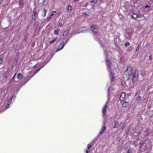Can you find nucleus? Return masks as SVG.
<instances>
[{
    "mask_svg": "<svg viewBox=\"0 0 153 153\" xmlns=\"http://www.w3.org/2000/svg\"><path fill=\"white\" fill-rule=\"evenodd\" d=\"M126 76V80H128L130 78L132 77V81L133 83L136 82L138 78V71L137 69H136L134 72L131 67L129 66L124 73Z\"/></svg>",
    "mask_w": 153,
    "mask_h": 153,
    "instance_id": "f257e3e1",
    "label": "nucleus"
},
{
    "mask_svg": "<svg viewBox=\"0 0 153 153\" xmlns=\"http://www.w3.org/2000/svg\"><path fill=\"white\" fill-rule=\"evenodd\" d=\"M107 120H106L105 119H104L102 126L99 132L100 135H102L105 132V129H106L105 123H107Z\"/></svg>",
    "mask_w": 153,
    "mask_h": 153,
    "instance_id": "f03ea898",
    "label": "nucleus"
},
{
    "mask_svg": "<svg viewBox=\"0 0 153 153\" xmlns=\"http://www.w3.org/2000/svg\"><path fill=\"white\" fill-rule=\"evenodd\" d=\"M108 107V105H105L102 108V116L103 118H104V119H105L106 120H107V119L105 117V116L106 115V109Z\"/></svg>",
    "mask_w": 153,
    "mask_h": 153,
    "instance_id": "7ed1b4c3",
    "label": "nucleus"
},
{
    "mask_svg": "<svg viewBox=\"0 0 153 153\" xmlns=\"http://www.w3.org/2000/svg\"><path fill=\"white\" fill-rule=\"evenodd\" d=\"M91 29L93 33L96 34H98V27L97 26L95 25L92 26Z\"/></svg>",
    "mask_w": 153,
    "mask_h": 153,
    "instance_id": "20e7f679",
    "label": "nucleus"
},
{
    "mask_svg": "<svg viewBox=\"0 0 153 153\" xmlns=\"http://www.w3.org/2000/svg\"><path fill=\"white\" fill-rule=\"evenodd\" d=\"M65 45V44H64V41H63L60 43V45L58 47L56 51H59L62 49L64 47Z\"/></svg>",
    "mask_w": 153,
    "mask_h": 153,
    "instance_id": "39448f33",
    "label": "nucleus"
},
{
    "mask_svg": "<svg viewBox=\"0 0 153 153\" xmlns=\"http://www.w3.org/2000/svg\"><path fill=\"white\" fill-rule=\"evenodd\" d=\"M126 97V94L125 92H123L120 95V100L121 102L124 101Z\"/></svg>",
    "mask_w": 153,
    "mask_h": 153,
    "instance_id": "423d86ee",
    "label": "nucleus"
},
{
    "mask_svg": "<svg viewBox=\"0 0 153 153\" xmlns=\"http://www.w3.org/2000/svg\"><path fill=\"white\" fill-rule=\"evenodd\" d=\"M106 65L108 71L111 70L110 68L111 66V63L109 60H107Z\"/></svg>",
    "mask_w": 153,
    "mask_h": 153,
    "instance_id": "0eeeda50",
    "label": "nucleus"
},
{
    "mask_svg": "<svg viewBox=\"0 0 153 153\" xmlns=\"http://www.w3.org/2000/svg\"><path fill=\"white\" fill-rule=\"evenodd\" d=\"M37 16H38V13L36 11H34L32 16V20L35 21V19Z\"/></svg>",
    "mask_w": 153,
    "mask_h": 153,
    "instance_id": "6e6552de",
    "label": "nucleus"
},
{
    "mask_svg": "<svg viewBox=\"0 0 153 153\" xmlns=\"http://www.w3.org/2000/svg\"><path fill=\"white\" fill-rule=\"evenodd\" d=\"M108 71L109 72V75L110 78L111 80V81L113 80L114 79V75H113V73L112 72L111 70L109 71Z\"/></svg>",
    "mask_w": 153,
    "mask_h": 153,
    "instance_id": "1a4fd4ad",
    "label": "nucleus"
},
{
    "mask_svg": "<svg viewBox=\"0 0 153 153\" xmlns=\"http://www.w3.org/2000/svg\"><path fill=\"white\" fill-rule=\"evenodd\" d=\"M129 105V102H128L125 101L123 104V106L124 107H127Z\"/></svg>",
    "mask_w": 153,
    "mask_h": 153,
    "instance_id": "9d476101",
    "label": "nucleus"
},
{
    "mask_svg": "<svg viewBox=\"0 0 153 153\" xmlns=\"http://www.w3.org/2000/svg\"><path fill=\"white\" fill-rule=\"evenodd\" d=\"M68 8L67 11L68 12H69L71 10V6L70 4H69L67 6Z\"/></svg>",
    "mask_w": 153,
    "mask_h": 153,
    "instance_id": "9b49d317",
    "label": "nucleus"
},
{
    "mask_svg": "<svg viewBox=\"0 0 153 153\" xmlns=\"http://www.w3.org/2000/svg\"><path fill=\"white\" fill-rule=\"evenodd\" d=\"M132 17L135 20H136L137 18L138 17L137 14H133L132 16Z\"/></svg>",
    "mask_w": 153,
    "mask_h": 153,
    "instance_id": "f8f14e48",
    "label": "nucleus"
},
{
    "mask_svg": "<svg viewBox=\"0 0 153 153\" xmlns=\"http://www.w3.org/2000/svg\"><path fill=\"white\" fill-rule=\"evenodd\" d=\"M118 126V123L117 121H115L114 122V128H117Z\"/></svg>",
    "mask_w": 153,
    "mask_h": 153,
    "instance_id": "ddd939ff",
    "label": "nucleus"
},
{
    "mask_svg": "<svg viewBox=\"0 0 153 153\" xmlns=\"http://www.w3.org/2000/svg\"><path fill=\"white\" fill-rule=\"evenodd\" d=\"M17 77L18 79H21L22 78V75L21 74L19 73L17 76Z\"/></svg>",
    "mask_w": 153,
    "mask_h": 153,
    "instance_id": "4468645a",
    "label": "nucleus"
},
{
    "mask_svg": "<svg viewBox=\"0 0 153 153\" xmlns=\"http://www.w3.org/2000/svg\"><path fill=\"white\" fill-rule=\"evenodd\" d=\"M69 30H67L64 32L63 35L66 36L69 33Z\"/></svg>",
    "mask_w": 153,
    "mask_h": 153,
    "instance_id": "2eb2a0df",
    "label": "nucleus"
},
{
    "mask_svg": "<svg viewBox=\"0 0 153 153\" xmlns=\"http://www.w3.org/2000/svg\"><path fill=\"white\" fill-rule=\"evenodd\" d=\"M19 3L20 5H21L22 4V7L24 6L23 1L22 0H20L19 1Z\"/></svg>",
    "mask_w": 153,
    "mask_h": 153,
    "instance_id": "dca6fc26",
    "label": "nucleus"
},
{
    "mask_svg": "<svg viewBox=\"0 0 153 153\" xmlns=\"http://www.w3.org/2000/svg\"><path fill=\"white\" fill-rule=\"evenodd\" d=\"M59 30H54V33L55 34L58 35L59 34Z\"/></svg>",
    "mask_w": 153,
    "mask_h": 153,
    "instance_id": "f3484780",
    "label": "nucleus"
},
{
    "mask_svg": "<svg viewBox=\"0 0 153 153\" xmlns=\"http://www.w3.org/2000/svg\"><path fill=\"white\" fill-rule=\"evenodd\" d=\"M56 38H55L54 39L51 41L50 42H49V44L50 45H51L54 42H55V41H56Z\"/></svg>",
    "mask_w": 153,
    "mask_h": 153,
    "instance_id": "a211bd4d",
    "label": "nucleus"
},
{
    "mask_svg": "<svg viewBox=\"0 0 153 153\" xmlns=\"http://www.w3.org/2000/svg\"><path fill=\"white\" fill-rule=\"evenodd\" d=\"M124 45L125 46H128L130 45L129 42L128 41H127L126 43H125Z\"/></svg>",
    "mask_w": 153,
    "mask_h": 153,
    "instance_id": "6ab92c4d",
    "label": "nucleus"
},
{
    "mask_svg": "<svg viewBox=\"0 0 153 153\" xmlns=\"http://www.w3.org/2000/svg\"><path fill=\"white\" fill-rule=\"evenodd\" d=\"M47 11V10L45 9L44 8V9L43 10V12H44V16H46V13Z\"/></svg>",
    "mask_w": 153,
    "mask_h": 153,
    "instance_id": "aec40b11",
    "label": "nucleus"
},
{
    "mask_svg": "<svg viewBox=\"0 0 153 153\" xmlns=\"http://www.w3.org/2000/svg\"><path fill=\"white\" fill-rule=\"evenodd\" d=\"M141 97H140V96H139L137 98V101H138V102L141 100Z\"/></svg>",
    "mask_w": 153,
    "mask_h": 153,
    "instance_id": "412c9836",
    "label": "nucleus"
},
{
    "mask_svg": "<svg viewBox=\"0 0 153 153\" xmlns=\"http://www.w3.org/2000/svg\"><path fill=\"white\" fill-rule=\"evenodd\" d=\"M103 48L104 50V52H105V54L106 55H107L108 54V53L105 51V49H106V47L105 46H103Z\"/></svg>",
    "mask_w": 153,
    "mask_h": 153,
    "instance_id": "4be33fe9",
    "label": "nucleus"
},
{
    "mask_svg": "<svg viewBox=\"0 0 153 153\" xmlns=\"http://www.w3.org/2000/svg\"><path fill=\"white\" fill-rule=\"evenodd\" d=\"M32 73V72H29L27 74V76H30V77H32L31 76L33 75V74H31Z\"/></svg>",
    "mask_w": 153,
    "mask_h": 153,
    "instance_id": "5701e85b",
    "label": "nucleus"
},
{
    "mask_svg": "<svg viewBox=\"0 0 153 153\" xmlns=\"http://www.w3.org/2000/svg\"><path fill=\"white\" fill-rule=\"evenodd\" d=\"M16 97V96L15 95H13L12 97H11V98H10V100L11 101H12V100L13 99H15V98Z\"/></svg>",
    "mask_w": 153,
    "mask_h": 153,
    "instance_id": "b1692460",
    "label": "nucleus"
},
{
    "mask_svg": "<svg viewBox=\"0 0 153 153\" xmlns=\"http://www.w3.org/2000/svg\"><path fill=\"white\" fill-rule=\"evenodd\" d=\"M111 91L110 88H108V96H109L110 94L111 93V92L110 91Z\"/></svg>",
    "mask_w": 153,
    "mask_h": 153,
    "instance_id": "393cba45",
    "label": "nucleus"
},
{
    "mask_svg": "<svg viewBox=\"0 0 153 153\" xmlns=\"http://www.w3.org/2000/svg\"><path fill=\"white\" fill-rule=\"evenodd\" d=\"M97 0H92L91 2V3L93 2L94 3H96L97 2Z\"/></svg>",
    "mask_w": 153,
    "mask_h": 153,
    "instance_id": "a878e982",
    "label": "nucleus"
},
{
    "mask_svg": "<svg viewBox=\"0 0 153 153\" xmlns=\"http://www.w3.org/2000/svg\"><path fill=\"white\" fill-rule=\"evenodd\" d=\"M56 11H52L51 14V15L52 16L53 15H54V14L56 13Z\"/></svg>",
    "mask_w": 153,
    "mask_h": 153,
    "instance_id": "bb28decb",
    "label": "nucleus"
},
{
    "mask_svg": "<svg viewBox=\"0 0 153 153\" xmlns=\"http://www.w3.org/2000/svg\"><path fill=\"white\" fill-rule=\"evenodd\" d=\"M3 60L4 59L3 58H0V65L2 63Z\"/></svg>",
    "mask_w": 153,
    "mask_h": 153,
    "instance_id": "cd10ccee",
    "label": "nucleus"
},
{
    "mask_svg": "<svg viewBox=\"0 0 153 153\" xmlns=\"http://www.w3.org/2000/svg\"><path fill=\"white\" fill-rule=\"evenodd\" d=\"M41 69H39L38 70H37L36 71V72L34 74H33V75L31 76V77H33V76H34L35 75V74H36V73H37V72H38V71H39Z\"/></svg>",
    "mask_w": 153,
    "mask_h": 153,
    "instance_id": "c85d7f7f",
    "label": "nucleus"
},
{
    "mask_svg": "<svg viewBox=\"0 0 153 153\" xmlns=\"http://www.w3.org/2000/svg\"><path fill=\"white\" fill-rule=\"evenodd\" d=\"M91 146L90 144H88L87 145V149L89 150L91 148Z\"/></svg>",
    "mask_w": 153,
    "mask_h": 153,
    "instance_id": "c756f323",
    "label": "nucleus"
},
{
    "mask_svg": "<svg viewBox=\"0 0 153 153\" xmlns=\"http://www.w3.org/2000/svg\"><path fill=\"white\" fill-rule=\"evenodd\" d=\"M139 48H140L139 45H137V48H136V51H137L139 49Z\"/></svg>",
    "mask_w": 153,
    "mask_h": 153,
    "instance_id": "7c9ffc66",
    "label": "nucleus"
},
{
    "mask_svg": "<svg viewBox=\"0 0 153 153\" xmlns=\"http://www.w3.org/2000/svg\"><path fill=\"white\" fill-rule=\"evenodd\" d=\"M127 34L130 37H131V36L132 33H130V32H128Z\"/></svg>",
    "mask_w": 153,
    "mask_h": 153,
    "instance_id": "2f4dec72",
    "label": "nucleus"
},
{
    "mask_svg": "<svg viewBox=\"0 0 153 153\" xmlns=\"http://www.w3.org/2000/svg\"><path fill=\"white\" fill-rule=\"evenodd\" d=\"M125 126H126V124H123L122 126H121V128L122 129H124Z\"/></svg>",
    "mask_w": 153,
    "mask_h": 153,
    "instance_id": "473e14b6",
    "label": "nucleus"
},
{
    "mask_svg": "<svg viewBox=\"0 0 153 153\" xmlns=\"http://www.w3.org/2000/svg\"><path fill=\"white\" fill-rule=\"evenodd\" d=\"M80 33H81V32H80V31H79V32L76 31L74 33V34L75 35H77V34H78Z\"/></svg>",
    "mask_w": 153,
    "mask_h": 153,
    "instance_id": "72a5a7b5",
    "label": "nucleus"
},
{
    "mask_svg": "<svg viewBox=\"0 0 153 153\" xmlns=\"http://www.w3.org/2000/svg\"><path fill=\"white\" fill-rule=\"evenodd\" d=\"M52 16H51V15L49 17L48 19V21H49L52 17Z\"/></svg>",
    "mask_w": 153,
    "mask_h": 153,
    "instance_id": "f704fd0d",
    "label": "nucleus"
},
{
    "mask_svg": "<svg viewBox=\"0 0 153 153\" xmlns=\"http://www.w3.org/2000/svg\"><path fill=\"white\" fill-rule=\"evenodd\" d=\"M87 31H88V30H83L82 31H80V32H81V33H83L86 32Z\"/></svg>",
    "mask_w": 153,
    "mask_h": 153,
    "instance_id": "c9c22d12",
    "label": "nucleus"
},
{
    "mask_svg": "<svg viewBox=\"0 0 153 153\" xmlns=\"http://www.w3.org/2000/svg\"><path fill=\"white\" fill-rule=\"evenodd\" d=\"M140 145H142L144 144V142L143 141H141L140 143Z\"/></svg>",
    "mask_w": 153,
    "mask_h": 153,
    "instance_id": "e433bc0d",
    "label": "nucleus"
},
{
    "mask_svg": "<svg viewBox=\"0 0 153 153\" xmlns=\"http://www.w3.org/2000/svg\"><path fill=\"white\" fill-rule=\"evenodd\" d=\"M10 104L8 103V104L6 106V107L7 108H9V105Z\"/></svg>",
    "mask_w": 153,
    "mask_h": 153,
    "instance_id": "4c0bfd02",
    "label": "nucleus"
},
{
    "mask_svg": "<svg viewBox=\"0 0 153 153\" xmlns=\"http://www.w3.org/2000/svg\"><path fill=\"white\" fill-rule=\"evenodd\" d=\"M16 73L14 75V76H13V77L12 78V79H14V78L15 77H16Z\"/></svg>",
    "mask_w": 153,
    "mask_h": 153,
    "instance_id": "58836bf2",
    "label": "nucleus"
},
{
    "mask_svg": "<svg viewBox=\"0 0 153 153\" xmlns=\"http://www.w3.org/2000/svg\"><path fill=\"white\" fill-rule=\"evenodd\" d=\"M68 41H69V39H68L67 40H65L64 44H65V45L68 42Z\"/></svg>",
    "mask_w": 153,
    "mask_h": 153,
    "instance_id": "ea45409f",
    "label": "nucleus"
},
{
    "mask_svg": "<svg viewBox=\"0 0 153 153\" xmlns=\"http://www.w3.org/2000/svg\"><path fill=\"white\" fill-rule=\"evenodd\" d=\"M152 55H151L149 56V59L150 60H151L152 59Z\"/></svg>",
    "mask_w": 153,
    "mask_h": 153,
    "instance_id": "a19ab883",
    "label": "nucleus"
},
{
    "mask_svg": "<svg viewBox=\"0 0 153 153\" xmlns=\"http://www.w3.org/2000/svg\"><path fill=\"white\" fill-rule=\"evenodd\" d=\"M46 1V0H44L43 1V2H42V5H44L45 4V3Z\"/></svg>",
    "mask_w": 153,
    "mask_h": 153,
    "instance_id": "79ce46f5",
    "label": "nucleus"
},
{
    "mask_svg": "<svg viewBox=\"0 0 153 153\" xmlns=\"http://www.w3.org/2000/svg\"><path fill=\"white\" fill-rule=\"evenodd\" d=\"M12 101H11L10 100H10L9 102H8V103H9V104H10L12 102Z\"/></svg>",
    "mask_w": 153,
    "mask_h": 153,
    "instance_id": "37998d69",
    "label": "nucleus"
},
{
    "mask_svg": "<svg viewBox=\"0 0 153 153\" xmlns=\"http://www.w3.org/2000/svg\"><path fill=\"white\" fill-rule=\"evenodd\" d=\"M13 79H12L10 81V82L11 83H12L13 82Z\"/></svg>",
    "mask_w": 153,
    "mask_h": 153,
    "instance_id": "c03bdc74",
    "label": "nucleus"
},
{
    "mask_svg": "<svg viewBox=\"0 0 153 153\" xmlns=\"http://www.w3.org/2000/svg\"><path fill=\"white\" fill-rule=\"evenodd\" d=\"M7 76H6L5 75L4 76V78L5 79H6L7 78Z\"/></svg>",
    "mask_w": 153,
    "mask_h": 153,
    "instance_id": "a18cd8bd",
    "label": "nucleus"
},
{
    "mask_svg": "<svg viewBox=\"0 0 153 153\" xmlns=\"http://www.w3.org/2000/svg\"><path fill=\"white\" fill-rule=\"evenodd\" d=\"M89 151L88 150H86V153H88Z\"/></svg>",
    "mask_w": 153,
    "mask_h": 153,
    "instance_id": "49530a36",
    "label": "nucleus"
},
{
    "mask_svg": "<svg viewBox=\"0 0 153 153\" xmlns=\"http://www.w3.org/2000/svg\"><path fill=\"white\" fill-rule=\"evenodd\" d=\"M145 7L146 8H147V7H149V6L148 5H146Z\"/></svg>",
    "mask_w": 153,
    "mask_h": 153,
    "instance_id": "de8ad7c7",
    "label": "nucleus"
},
{
    "mask_svg": "<svg viewBox=\"0 0 153 153\" xmlns=\"http://www.w3.org/2000/svg\"><path fill=\"white\" fill-rule=\"evenodd\" d=\"M3 0H0V3H1L3 1Z\"/></svg>",
    "mask_w": 153,
    "mask_h": 153,
    "instance_id": "09e8293b",
    "label": "nucleus"
},
{
    "mask_svg": "<svg viewBox=\"0 0 153 153\" xmlns=\"http://www.w3.org/2000/svg\"><path fill=\"white\" fill-rule=\"evenodd\" d=\"M75 1H79V0H74Z\"/></svg>",
    "mask_w": 153,
    "mask_h": 153,
    "instance_id": "8fccbe9b",
    "label": "nucleus"
},
{
    "mask_svg": "<svg viewBox=\"0 0 153 153\" xmlns=\"http://www.w3.org/2000/svg\"><path fill=\"white\" fill-rule=\"evenodd\" d=\"M129 151V150H128V153H130Z\"/></svg>",
    "mask_w": 153,
    "mask_h": 153,
    "instance_id": "3c124183",
    "label": "nucleus"
},
{
    "mask_svg": "<svg viewBox=\"0 0 153 153\" xmlns=\"http://www.w3.org/2000/svg\"><path fill=\"white\" fill-rule=\"evenodd\" d=\"M43 68V67H41V68Z\"/></svg>",
    "mask_w": 153,
    "mask_h": 153,
    "instance_id": "603ef678",
    "label": "nucleus"
},
{
    "mask_svg": "<svg viewBox=\"0 0 153 153\" xmlns=\"http://www.w3.org/2000/svg\"><path fill=\"white\" fill-rule=\"evenodd\" d=\"M43 68V67H41V68Z\"/></svg>",
    "mask_w": 153,
    "mask_h": 153,
    "instance_id": "864d4df0",
    "label": "nucleus"
},
{
    "mask_svg": "<svg viewBox=\"0 0 153 153\" xmlns=\"http://www.w3.org/2000/svg\"><path fill=\"white\" fill-rule=\"evenodd\" d=\"M43 68V67H41V68Z\"/></svg>",
    "mask_w": 153,
    "mask_h": 153,
    "instance_id": "5fc2aeb1",
    "label": "nucleus"
},
{
    "mask_svg": "<svg viewBox=\"0 0 153 153\" xmlns=\"http://www.w3.org/2000/svg\"><path fill=\"white\" fill-rule=\"evenodd\" d=\"M1 4V3H0V5Z\"/></svg>",
    "mask_w": 153,
    "mask_h": 153,
    "instance_id": "6e6d98bb",
    "label": "nucleus"
}]
</instances>
